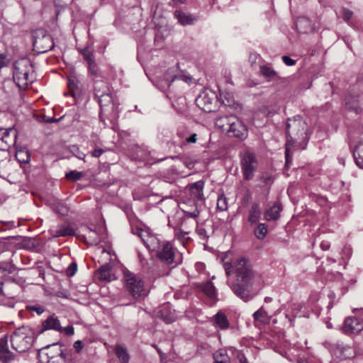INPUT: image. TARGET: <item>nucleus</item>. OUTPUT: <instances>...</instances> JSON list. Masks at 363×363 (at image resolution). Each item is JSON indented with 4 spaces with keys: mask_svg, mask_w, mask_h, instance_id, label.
Listing matches in <instances>:
<instances>
[{
    "mask_svg": "<svg viewBox=\"0 0 363 363\" xmlns=\"http://www.w3.org/2000/svg\"><path fill=\"white\" fill-rule=\"evenodd\" d=\"M237 116L234 115L221 116L216 118L215 124L217 128L223 132H226L229 129L231 123L235 120Z\"/></svg>",
    "mask_w": 363,
    "mask_h": 363,
    "instance_id": "nucleus-16",
    "label": "nucleus"
},
{
    "mask_svg": "<svg viewBox=\"0 0 363 363\" xmlns=\"http://www.w3.org/2000/svg\"><path fill=\"white\" fill-rule=\"evenodd\" d=\"M345 106L349 111H354L356 114L362 112V108L359 106V95L355 91H352L345 97Z\"/></svg>",
    "mask_w": 363,
    "mask_h": 363,
    "instance_id": "nucleus-11",
    "label": "nucleus"
},
{
    "mask_svg": "<svg viewBox=\"0 0 363 363\" xmlns=\"http://www.w3.org/2000/svg\"><path fill=\"white\" fill-rule=\"evenodd\" d=\"M240 166L244 179L252 180L258 166L255 153L247 151L241 155Z\"/></svg>",
    "mask_w": 363,
    "mask_h": 363,
    "instance_id": "nucleus-5",
    "label": "nucleus"
},
{
    "mask_svg": "<svg viewBox=\"0 0 363 363\" xmlns=\"http://www.w3.org/2000/svg\"><path fill=\"white\" fill-rule=\"evenodd\" d=\"M227 135L229 137L235 138L242 141L247 138L248 130L244 123L236 117L228 130Z\"/></svg>",
    "mask_w": 363,
    "mask_h": 363,
    "instance_id": "nucleus-8",
    "label": "nucleus"
},
{
    "mask_svg": "<svg viewBox=\"0 0 363 363\" xmlns=\"http://www.w3.org/2000/svg\"><path fill=\"white\" fill-rule=\"evenodd\" d=\"M193 211H189L188 209H183L182 211L186 217L196 218L199 216V211L198 209L196 203H195V205H193Z\"/></svg>",
    "mask_w": 363,
    "mask_h": 363,
    "instance_id": "nucleus-44",
    "label": "nucleus"
},
{
    "mask_svg": "<svg viewBox=\"0 0 363 363\" xmlns=\"http://www.w3.org/2000/svg\"><path fill=\"white\" fill-rule=\"evenodd\" d=\"M289 145L286 144V150H285L286 166H288L289 162L291 160V158H290V155H289Z\"/></svg>",
    "mask_w": 363,
    "mask_h": 363,
    "instance_id": "nucleus-61",
    "label": "nucleus"
},
{
    "mask_svg": "<svg viewBox=\"0 0 363 363\" xmlns=\"http://www.w3.org/2000/svg\"><path fill=\"white\" fill-rule=\"evenodd\" d=\"M99 278L100 280L110 281L113 279V275L111 274V266L110 264H105L98 269Z\"/></svg>",
    "mask_w": 363,
    "mask_h": 363,
    "instance_id": "nucleus-26",
    "label": "nucleus"
},
{
    "mask_svg": "<svg viewBox=\"0 0 363 363\" xmlns=\"http://www.w3.org/2000/svg\"><path fill=\"white\" fill-rule=\"evenodd\" d=\"M89 72L95 77H101V72L95 62L88 64Z\"/></svg>",
    "mask_w": 363,
    "mask_h": 363,
    "instance_id": "nucleus-43",
    "label": "nucleus"
},
{
    "mask_svg": "<svg viewBox=\"0 0 363 363\" xmlns=\"http://www.w3.org/2000/svg\"><path fill=\"white\" fill-rule=\"evenodd\" d=\"M21 152H22L21 148H20L19 150L17 149L15 157L17 159L18 162H19L20 167H23V160L20 158V155L21 154Z\"/></svg>",
    "mask_w": 363,
    "mask_h": 363,
    "instance_id": "nucleus-63",
    "label": "nucleus"
},
{
    "mask_svg": "<svg viewBox=\"0 0 363 363\" xmlns=\"http://www.w3.org/2000/svg\"><path fill=\"white\" fill-rule=\"evenodd\" d=\"M174 16L182 25H191L193 24L196 21V18L194 17L192 15L184 13L178 10H176L174 11Z\"/></svg>",
    "mask_w": 363,
    "mask_h": 363,
    "instance_id": "nucleus-27",
    "label": "nucleus"
},
{
    "mask_svg": "<svg viewBox=\"0 0 363 363\" xmlns=\"http://www.w3.org/2000/svg\"><path fill=\"white\" fill-rule=\"evenodd\" d=\"M111 91V87L106 80H96L94 82V94L95 99L102 97L103 95L110 94Z\"/></svg>",
    "mask_w": 363,
    "mask_h": 363,
    "instance_id": "nucleus-15",
    "label": "nucleus"
},
{
    "mask_svg": "<svg viewBox=\"0 0 363 363\" xmlns=\"http://www.w3.org/2000/svg\"><path fill=\"white\" fill-rule=\"evenodd\" d=\"M223 266L227 276L235 274V279L230 284L233 293L245 302L252 299L255 275L250 262L245 257H240L230 262H224Z\"/></svg>",
    "mask_w": 363,
    "mask_h": 363,
    "instance_id": "nucleus-1",
    "label": "nucleus"
},
{
    "mask_svg": "<svg viewBox=\"0 0 363 363\" xmlns=\"http://www.w3.org/2000/svg\"><path fill=\"white\" fill-rule=\"evenodd\" d=\"M28 273L40 277L42 274V270L39 267H35V268L30 269L28 270Z\"/></svg>",
    "mask_w": 363,
    "mask_h": 363,
    "instance_id": "nucleus-60",
    "label": "nucleus"
},
{
    "mask_svg": "<svg viewBox=\"0 0 363 363\" xmlns=\"http://www.w3.org/2000/svg\"><path fill=\"white\" fill-rule=\"evenodd\" d=\"M50 233L53 238L75 235L74 230L68 224L59 225L57 226L56 229H50Z\"/></svg>",
    "mask_w": 363,
    "mask_h": 363,
    "instance_id": "nucleus-12",
    "label": "nucleus"
},
{
    "mask_svg": "<svg viewBox=\"0 0 363 363\" xmlns=\"http://www.w3.org/2000/svg\"><path fill=\"white\" fill-rule=\"evenodd\" d=\"M307 124L300 116L289 118L286 123V133L287 145L306 138Z\"/></svg>",
    "mask_w": 363,
    "mask_h": 363,
    "instance_id": "nucleus-2",
    "label": "nucleus"
},
{
    "mask_svg": "<svg viewBox=\"0 0 363 363\" xmlns=\"http://www.w3.org/2000/svg\"><path fill=\"white\" fill-rule=\"evenodd\" d=\"M55 211L57 213L61 215H66L68 213V209L66 206L63 204H58L56 208Z\"/></svg>",
    "mask_w": 363,
    "mask_h": 363,
    "instance_id": "nucleus-50",
    "label": "nucleus"
},
{
    "mask_svg": "<svg viewBox=\"0 0 363 363\" xmlns=\"http://www.w3.org/2000/svg\"><path fill=\"white\" fill-rule=\"evenodd\" d=\"M27 62L29 64V68L26 67L28 70L24 72V79L26 81V85L28 86L29 84H32L36 80V74L33 69V65L30 60H28ZM27 67L26 65H24Z\"/></svg>",
    "mask_w": 363,
    "mask_h": 363,
    "instance_id": "nucleus-30",
    "label": "nucleus"
},
{
    "mask_svg": "<svg viewBox=\"0 0 363 363\" xmlns=\"http://www.w3.org/2000/svg\"><path fill=\"white\" fill-rule=\"evenodd\" d=\"M84 174L82 172H78L77 170H72L66 172L65 178L72 182H77L82 179Z\"/></svg>",
    "mask_w": 363,
    "mask_h": 363,
    "instance_id": "nucleus-39",
    "label": "nucleus"
},
{
    "mask_svg": "<svg viewBox=\"0 0 363 363\" xmlns=\"http://www.w3.org/2000/svg\"><path fill=\"white\" fill-rule=\"evenodd\" d=\"M196 232L200 238L203 240H206L208 238L206 230L203 228H199L196 229Z\"/></svg>",
    "mask_w": 363,
    "mask_h": 363,
    "instance_id": "nucleus-55",
    "label": "nucleus"
},
{
    "mask_svg": "<svg viewBox=\"0 0 363 363\" xmlns=\"http://www.w3.org/2000/svg\"><path fill=\"white\" fill-rule=\"evenodd\" d=\"M77 270V265L75 262H72L66 270V274L68 277L74 276Z\"/></svg>",
    "mask_w": 363,
    "mask_h": 363,
    "instance_id": "nucleus-46",
    "label": "nucleus"
},
{
    "mask_svg": "<svg viewBox=\"0 0 363 363\" xmlns=\"http://www.w3.org/2000/svg\"><path fill=\"white\" fill-rule=\"evenodd\" d=\"M104 152V150L101 148H96L91 152V155L94 157H99Z\"/></svg>",
    "mask_w": 363,
    "mask_h": 363,
    "instance_id": "nucleus-62",
    "label": "nucleus"
},
{
    "mask_svg": "<svg viewBox=\"0 0 363 363\" xmlns=\"http://www.w3.org/2000/svg\"><path fill=\"white\" fill-rule=\"evenodd\" d=\"M363 330V311L360 318L347 317L344 322L342 331L346 335L357 334Z\"/></svg>",
    "mask_w": 363,
    "mask_h": 363,
    "instance_id": "nucleus-7",
    "label": "nucleus"
},
{
    "mask_svg": "<svg viewBox=\"0 0 363 363\" xmlns=\"http://www.w3.org/2000/svg\"><path fill=\"white\" fill-rule=\"evenodd\" d=\"M72 152L74 153V155L78 158V159H80V160H84L85 158V154H84L83 152H81L79 150V148L77 147V146H73L72 147Z\"/></svg>",
    "mask_w": 363,
    "mask_h": 363,
    "instance_id": "nucleus-51",
    "label": "nucleus"
},
{
    "mask_svg": "<svg viewBox=\"0 0 363 363\" xmlns=\"http://www.w3.org/2000/svg\"><path fill=\"white\" fill-rule=\"evenodd\" d=\"M115 352L121 363H129L130 355L125 347L121 345H117L115 348Z\"/></svg>",
    "mask_w": 363,
    "mask_h": 363,
    "instance_id": "nucleus-29",
    "label": "nucleus"
},
{
    "mask_svg": "<svg viewBox=\"0 0 363 363\" xmlns=\"http://www.w3.org/2000/svg\"><path fill=\"white\" fill-rule=\"evenodd\" d=\"M18 62L16 61L13 63V82L16 84V86L19 88V89L21 91L23 90V86L21 84V68L18 67Z\"/></svg>",
    "mask_w": 363,
    "mask_h": 363,
    "instance_id": "nucleus-34",
    "label": "nucleus"
},
{
    "mask_svg": "<svg viewBox=\"0 0 363 363\" xmlns=\"http://www.w3.org/2000/svg\"><path fill=\"white\" fill-rule=\"evenodd\" d=\"M39 246V241L35 237L24 236V250H35Z\"/></svg>",
    "mask_w": 363,
    "mask_h": 363,
    "instance_id": "nucleus-33",
    "label": "nucleus"
},
{
    "mask_svg": "<svg viewBox=\"0 0 363 363\" xmlns=\"http://www.w3.org/2000/svg\"><path fill=\"white\" fill-rule=\"evenodd\" d=\"M203 291L210 298H214L216 295V289L212 282H207L203 287Z\"/></svg>",
    "mask_w": 363,
    "mask_h": 363,
    "instance_id": "nucleus-40",
    "label": "nucleus"
},
{
    "mask_svg": "<svg viewBox=\"0 0 363 363\" xmlns=\"http://www.w3.org/2000/svg\"><path fill=\"white\" fill-rule=\"evenodd\" d=\"M67 86L70 91L73 92L75 89H77V85L75 82V79L73 78H69L67 82Z\"/></svg>",
    "mask_w": 363,
    "mask_h": 363,
    "instance_id": "nucleus-56",
    "label": "nucleus"
},
{
    "mask_svg": "<svg viewBox=\"0 0 363 363\" xmlns=\"http://www.w3.org/2000/svg\"><path fill=\"white\" fill-rule=\"evenodd\" d=\"M48 350V352L45 353V356L47 357V362H49L50 359L57 356L58 352H55L54 351H52V347Z\"/></svg>",
    "mask_w": 363,
    "mask_h": 363,
    "instance_id": "nucleus-57",
    "label": "nucleus"
},
{
    "mask_svg": "<svg viewBox=\"0 0 363 363\" xmlns=\"http://www.w3.org/2000/svg\"><path fill=\"white\" fill-rule=\"evenodd\" d=\"M21 328L16 329L11 336V343L13 350L19 353L23 352V337Z\"/></svg>",
    "mask_w": 363,
    "mask_h": 363,
    "instance_id": "nucleus-20",
    "label": "nucleus"
},
{
    "mask_svg": "<svg viewBox=\"0 0 363 363\" xmlns=\"http://www.w3.org/2000/svg\"><path fill=\"white\" fill-rule=\"evenodd\" d=\"M320 247L322 250H328L330 247V243L327 241H323L321 243H320Z\"/></svg>",
    "mask_w": 363,
    "mask_h": 363,
    "instance_id": "nucleus-64",
    "label": "nucleus"
},
{
    "mask_svg": "<svg viewBox=\"0 0 363 363\" xmlns=\"http://www.w3.org/2000/svg\"><path fill=\"white\" fill-rule=\"evenodd\" d=\"M60 322L58 318L54 315H50L42 323V329L40 330V333L48 330L59 331V330H60Z\"/></svg>",
    "mask_w": 363,
    "mask_h": 363,
    "instance_id": "nucleus-19",
    "label": "nucleus"
},
{
    "mask_svg": "<svg viewBox=\"0 0 363 363\" xmlns=\"http://www.w3.org/2000/svg\"><path fill=\"white\" fill-rule=\"evenodd\" d=\"M148 231L143 230L142 228H136L135 231L134 232L135 234H136L139 238H140L141 240L145 238V236L147 235Z\"/></svg>",
    "mask_w": 363,
    "mask_h": 363,
    "instance_id": "nucleus-53",
    "label": "nucleus"
},
{
    "mask_svg": "<svg viewBox=\"0 0 363 363\" xmlns=\"http://www.w3.org/2000/svg\"><path fill=\"white\" fill-rule=\"evenodd\" d=\"M16 138L17 131L14 128H10L6 130L0 128V141L6 144V147H2L1 149L4 150L14 145L16 142Z\"/></svg>",
    "mask_w": 363,
    "mask_h": 363,
    "instance_id": "nucleus-10",
    "label": "nucleus"
},
{
    "mask_svg": "<svg viewBox=\"0 0 363 363\" xmlns=\"http://www.w3.org/2000/svg\"><path fill=\"white\" fill-rule=\"evenodd\" d=\"M213 325L220 330H226L229 328V320L225 314L221 311H218L213 316Z\"/></svg>",
    "mask_w": 363,
    "mask_h": 363,
    "instance_id": "nucleus-22",
    "label": "nucleus"
},
{
    "mask_svg": "<svg viewBox=\"0 0 363 363\" xmlns=\"http://www.w3.org/2000/svg\"><path fill=\"white\" fill-rule=\"evenodd\" d=\"M160 318L163 320L166 323H171L176 320V317L174 314L171 313H168L166 308H163L160 311Z\"/></svg>",
    "mask_w": 363,
    "mask_h": 363,
    "instance_id": "nucleus-41",
    "label": "nucleus"
},
{
    "mask_svg": "<svg viewBox=\"0 0 363 363\" xmlns=\"http://www.w3.org/2000/svg\"><path fill=\"white\" fill-rule=\"evenodd\" d=\"M260 74L262 76L267 79V82L277 80L280 81L281 82H284L286 81L285 78L280 77L277 73V72L274 70L272 67H269L266 65L260 67Z\"/></svg>",
    "mask_w": 363,
    "mask_h": 363,
    "instance_id": "nucleus-17",
    "label": "nucleus"
},
{
    "mask_svg": "<svg viewBox=\"0 0 363 363\" xmlns=\"http://www.w3.org/2000/svg\"><path fill=\"white\" fill-rule=\"evenodd\" d=\"M125 291L132 297L133 300H138L147 296L144 282L137 274L125 271L123 273Z\"/></svg>",
    "mask_w": 363,
    "mask_h": 363,
    "instance_id": "nucleus-3",
    "label": "nucleus"
},
{
    "mask_svg": "<svg viewBox=\"0 0 363 363\" xmlns=\"http://www.w3.org/2000/svg\"><path fill=\"white\" fill-rule=\"evenodd\" d=\"M197 105L205 112L212 111V104L213 98L210 97L208 94H203L199 96L196 100Z\"/></svg>",
    "mask_w": 363,
    "mask_h": 363,
    "instance_id": "nucleus-18",
    "label": "nucleus"
},
{
    "mask_svg": "<svg viewBox=\"0 0 363 363\" xmlns=\"http://www.w3.org/2000/svg\"><path fill=\"white\" fill-rule=\"evenodd\" d=\"M32 38L33 49L38 53L47 52L55 47L52 37L45 29L38 28L33 30Z\"/></svg>",
    "mask_w": 363,
    "mask_h": 363,
    "instance_id": "nucleus-4",
    "label": "nucleus"
},
{
    "mask_svg": "<svg viewBox=\"0 0 363 363\" xmlns=\"http://www.w3.org/2000/svg\"><path fill=\"white\" fill-rule=\"evenodd\" d=\"M342 11L344 21L346 22H349L351 18L352 17L353 12L351 10L346 8H343Z\"/></svg>",
    "mask_w": 363,
    "mask_h": 363,
    "instance_id": "nucleus-49",
    "label": "nucleus"
},
{
    "mask_svg": "<svg viewBox=\"0 0 363 363\" xmlns=\"http://www.w3.org/2000/svg\"><path fill=\"white\" fill-rule=\"evenodd\" d=\"M197 140V134L193 133L190 136L185 138V142L187 143H195Z\"/></svg>",
    "mask_w": 363,
    "mask_h": 363,
    "instance_id": "nucleus-58",
    "label": "nucleus"
},
{
    "mask_svg": "<svg viewBox=\"0 0 363 363\" xmlns=\"http://www.w3.org/2000/svg\"><path fill=\"white\" fill-rule=\"evenodd\" d=\"M255 321H258L263 324H268L270 322L271 316L268 315L267 312L262 306L259 310L255 311L252 315Z\"/></svg>",
    "mask_w": 363,
    "mask_h": 363,
    "instance_id": "nucleus-28",
    "label": "nucleus"
},
{
    "mask_svg": "<svg viewBox=\"0 0 363 363\" xmlns=\"http://www.w3.org/2000/svg\"><path fill=\"white\" fill-rule=\"evenodd\" d=\"M267 233V227L264 223H259L255 229V235L259 240H263Z\"/></svg>",
    "mask_w": 363,
    "mask_h": 363,
    "instance_id": "nucleus-38",
    "label": "nucleus"
},
{
    "mask_svg": "<svg viewBox=\"0 0 363 363\" xmlns=\"http://www.w3.org/2000/svg\"><path fill=\"white\" fill-rule=\"evenodd\" d=\"M283 210L281 203L277 201L274 204L265 210L264 213V218L268 220H277L280 218V212Z\"/></svg>",
    "mask_w": 363,
    "mask_h": 363,
    "instance_id": "nucleus-14",
    "label": "nucleus"
},
{
    "mask_svg": "<svg viewBox=\"0 0 363 363\" xmlns=\"http://www.w3.org/2000/svg\"><path fill=\"white\" fill-rule=\"evenodd\" d=\"M296 26L299 33H306L313 29L311 21L306 17H300L296 22Z\"/></svg>",
    "mask_w": 363,
    "mask_h": 363,
    "instance_id": "nucleus-25",
    "label": "nucleus"
},
{
    "mask_svg": "<svg viewBox=\"0 0 363 363\" xmlns=\"http://www.w3.org/2000/svg\"><path fill=\"white\" fill-rule=\"evenodd\" d=\"M79 52L83 55L84 60L87 64L95 62L94 51L90 50L88 47L80 49Z\"/></svg>",
    "mask_w": 363,
    "mask_h": 363,
    "instance_id": "nucleus-36",
    "label": "nucleus"
},
{
    "mask_svg": "<svg viewBox=\"0 0 363 363\" xmlns=\"http://www.w3.org/2000/svg\"><path fill=\"white\" fill-rule=\"evenodd\" d=\"M59 345L60 347L64 346V344L61 342H57L50 345H48L43 348L38 350V357L40 362H42L43 363L46 362H47V357L45 356L46 351L49 350L51 347H54L55 346Z\"/></svg>",
    "mask_w": 363,
    "mask_h": 363,
    "instance_id": "nucleus-31",
    "label": "nucleus"
},
{
    "mask_svg": "<svg viewBox=\"0 0 363 363\" xmlns=\"http://www.w3.org/2000/svg\"><path fill=\"white\" fill-rule=\"evenodd\" d=\"M203 187L204 182L203 180L197 181L188 186L191 196V199L189 200L190 204L195 205L198 201L204 200Z\"/></svg>",
    "mask_w": 363,
    "mask_h": 363,
    "instance_id": "nucleus-9",
    "label": "nucleus"
},
{
    "mask_svg": "<svg viewBox=\"0 0 363 363\" xmlns=\"http://www.w3.org/2000/svg\"><path fill=\"white\" fill-rule=\"evenodd\" d=\"M214 363H230V359L226 352L216 351L213 354Z\"/></svg>",
    "mask_w": 363,
    "mask_h": 363,
    "instance_id": "nucleus-35",
    "label": "nucleus"
},
{
    "mask_svg": "<svg viewBox=\"0 0 363 363\" xmlns=\"http://www.w3.org/2000/svg\"><path fill=\"white\" fill-rule=\"evenodd\" d=\"M145 247L151 252H155L162 241H160L155 235L147 233V235L142 240Z\"/></svg>",
    "mask_w": 363,
    "mask_h": 363,
    "instance_id": "nucleus-21",
    "label": "nucleus"
},
{
    "mask_svg": "<svg viewBox=\"0 0 363 363\" xmlns=\"http://www.w3.org/2000/svg\"><path fill=\"white\" fill-rule=\"evenodd\" d=\"M96 99L100 105L101 111H104L106 108L113 103L112 93L111 91L110 94L103 95L102 97H98Z\"/></svg>",
    "mask_w": 363,
    "mask_h": 363,
    "instance_id": "nucleus-32",
    "label": "nucleus"
},
{
    "mask_svg": "<svg viewBox=\"0 0 363 363\" xmlns=\"http://www.w3.org/2000/svg\"><path fill=\"white\" fill-rule=\"evenodd\" d=\"M14 359V355L9 350L7 345V337L0 339V363H9Z\"/></svg>",
    "mask_w": 363,
    "mask_h": 363,
    "instance_id": "nucleus-13",
    "label": "nucleus"
},
{
    "mask_svg": "<svg viewBox=\"0 0 363 363\" xmlns=\"http://www.w3.org/2000/svg\"><path fill=\"white\" fill-rule=\"evenodd\" d=\"M26 309L31 311H35L38 315H40L44 312V309L38 305L35 306H26Z\"/></svg>",
    "mask_w": 363,
    "mask_h": 363,
    "instance_id": "nucleus-48",
    "label": "nucleus"
},
{
    "mask_svg": "<svg viewBox=\"0 0 363 363\" xmlns=\"http://www.w3.org/2000/svg\"><path fill=\"white\" fill-rule=\"evenodd\" d=\"M155 256L162 262L172 264L174 262L175 250L169 241H162L155 252Z\"/></svg>",
    "mask_w": 363,
    "mask_h": 363,
    "instance_id": "nucleus-6",
    "label": "nucleus"
},
{
    "mask_svg": "<svg viewBox=\"0 0 363 363\" xmlns=\"http://www.w3.org/2000/svg\"><path fill=\"white\" fill-rule=\"evenodd\" d=\"M220 98L223 104L231 106L234 104L235 100L232 94L228 92L220 91Z\"/></svg>",
    "mask_w": 363,
    "mask_h": 363,
    "instance_id": "nucleus-37",
    "label": "nucleus"
},
{
    "mask_svg": "<svg viewBox=\"0 0 363 363\" xmlns=\"http://www.w3.org/2000/svg\"><path fill=\"white\" fill-rule=\"evenodd\" d=\"M353 157L356 164L363 169V137L360 138L358 144L353 150Z\"/></svg>",
    "mask_w": 363,
    "mask_h": 363,
    "instance_id": "nucleus-23",
    "label": "nucleus"
},
{
    "mask_svg": "<svg viewBox=\"0 0 363 363\" xmlns=\"http://www.w3.org/2000/svg\"><path fill=\"white\" fill-rule=\"evenodd\" d=\"M38 121H39L40 122H44L45 123H52L58 122L60 119H56L53 117L46 116L44 114H40L38 116Z\"/></svg>",
    "mask_w": 363,
    "mask_h": 363,
    "instance_id": "nucleus-45",
    "label": "nucleus"
},
{
    "mask_svg": "<svg viewBox=\"0 0 363 363\" xmlns=\"http://www.w3.org/2000/svg\"><path fill=\"white\" fill-rule=\"evenodd\" d=\"M60 328L59 332H64L67 335L71 336L74 333V329L72 325H67L64 328L60 325Z\"/></svg>",
    "mask_w": 363,
    "mask_h": 363,
    "instance_id": "nucleus-47",
    "label": "nucleus"
},
{
    "mask_svg": "<svg viewBox=\"0 0 363 363\" xmlns=\"http://www.w3.org/2000/svg\"><path fill=\"white\" fill-rule=\"evenodd\" d=\"M217 208L220 211H226L228 209V199L224 194H220L218 197Z\"/></svg>",
    "mask_w": 363,
    "mask_h": 363,
    "instance_id": "nucleus-42",
    "label": "nucleus"
},
{
    "mask_svg": "<svg viewBox=\"0 0 363 363\" xmlns=\"http://www.w3.org/2000/svg\"><path fill=\"white\" fill-rule=\"evenodd\" d=\"M262 211L258 203H252L249 211L248 222L252 225L257 223L261 217Z\"/></svg>",
    "mask_w": 363,
    "mask_h": 363,
    "instance_id": "nucleus-24",
    "label": "nucleus"
},
{
    "mask_svg": "<svg viewBox=\"0 0 363 363\" xmlns=\"http://www.w3.org/2000/svg\"><path fill=\"white\" fill-rule=\"evenodd\" d=\"M83 343L81 340H77L74 343V347L77 353H79L83 349Z\"/></svg>",
    "mask_w": 363,
    "mask_h": 363,
    "instance_id": "nucleus-59",
    "label": "nucleus"
},
{
    "mask_svg": "<svg viewBox=\"0 0 363 363\" xmlns=\"http://www.w3.org/2000/svg\"><path fill=\"white\" fill-rule=\"evenodd\" d=\"M251 192L247 190L242 199V203L244 206H247L251 199Z\"/></svg>",
    "mask_w": 363,
    "mask_h": 363,
    "instance_id": "nucleus-52",
    "label": "nucleus"
},
{
    "mask_svg": "<svg viewBox=\"0 0 363 363\" xmlns=\"http://www.w3.org/2000/svg\"><path fill=\"white\" fill-rule=\"evenodd\" d=\"M284 63L287 66H294L296 64V60L291 59L290 57L284 55L282 57Z\"/></svg>",
    "mask_w": 363,
    "mask_h": 363,
    "instance_id": "nucleus-54",
    "label": "nucleus"
}]
</instances>
